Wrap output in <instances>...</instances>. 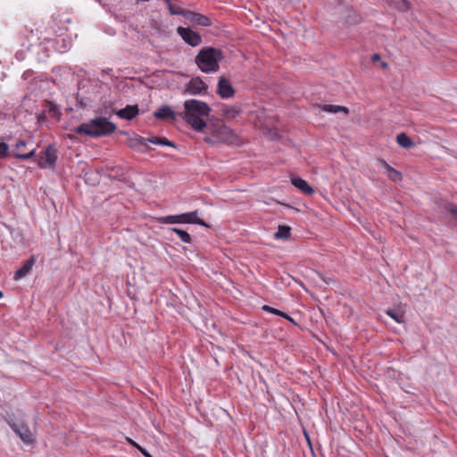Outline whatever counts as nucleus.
Here are the masks:
<instances>
[{
  "label": "nucleus",
  "instance_id": "nucleus-1",
  "mask_svg": "<svg viewBox=\"0 0 457 457\" xmlns=\"http://www.w3.org/2000/svg\"><path fill=\"white\" fill-rule=\"evenodd\" d=\"M185 112L180 114L183 120L195 131L203 132L207 127L203 117L209 116L212 109L205 102L189 99L184 102Z\"/></svg>",
  "mask_w": 457,
  "mask_h": 457
},
{
  "label": "nucleus",
  "instance_id": "nucleus-2",
  "mask_svg": "<svg viewBox=\"0 0 457 457\" xmlns=\"http://www.w3.org/2000/svg\"><path fill=\"white\" fill-rule=\"evenodd\" d=\"M116 125L105 117H97L85 122L74 129L79 135H86L91 137H106L116 130Z\"/></svg>",
  "mask_w": 457,
  "mask_h": 457
},
{
  "label": "nucleus",
  "instance_id": "nucleus-3",
  "mask_svg": "<svg viewBox=\"0 0 457 457\" xmlns=\"http://www.w3.org/2000/svg\"><path fill=\"white\" fill-rule=\"evenodd\" d=\"M221 50L211 46L203 47L195 56V63L204 73L216 72L220 69L219 62L223 60Z\"/></svg>",
  "mask_w": 457,
  "mask_h": 457
},
{
  "label": "nucleus",
  "instance_id": "nucleus-4",
  "mask_svg": "<svg viewBox=\"0 0 457 457\" xmlns=\"http://www.w3.org/2000/svg\"><path fill=\"white\" fill-rule=\"evenodd\" d=\"M157 221L161 224H197L205 228H209V225L203 219L198 217V211L178 215L162 216L157 218Z\"/></svg>",
  "mask_w": 457,
  "mask_h": 457
},
{
  "label": "nucleus",
  "instance_id": "nucleus-5",
  "mask_svg": "<svg viewBox=\"0 0 457 457\" xmlns=\"http://www.w3.org/2000/svg\"><path fill=\"white\" fill-rule=\"evenodd\" d=\"M57 151L54 145H48L45 150L41 151L36 162L41 169H54L57 161Z\"/></svg>",
  "mask_w": 457,
  "mask_h": 457
},
{
  "label": "nucleus",
  "instance_id": "nucleus-6",
  "mask_svg": "<svg viewBox=\"0 0 457 457\" xmlns=\"http://www.w3.org/2000/svg\"><path fill=\"white\" fill-rule=\"evenodd\" d=\"M12 429L21 438V440L26 445H31L34 443L33 435L29 428L23 422H8Z\"/></svg>",
  "mask_w": 457,
  "mask_h": 457
},
{
  "label": "nucleus",
  "instance_id": "nucleus-7",
  "mask_svg": "<svg viewBox=\"0 0 457 457\" xmlns=\"http://www.w3.org/2000/svg\"><path fill=\"white\" fill-rule=\"evenodd\" d=\"M207 90V84L200 77H194L187 83L185 93L190 95H205Z\"/></svg>",
  "mask_w": 457,
  "mask_h": 457
},
{
  "label": "nucleus",
  "instance_id": "nucleus-8",
  "mask_svg": "<svg viewBox=\"0 0 457 457\" xmlns=\"http://www.w3.org/2000/svg\"><path fill=\"white\" fill-rule=\"evenodd\" d=\"M177 31L183 40L191 46H197L202 43L201 35L190 28L179 27Z\"/></svg>",
  "mask_w": 457,
  "mask_h": 457
},
{
  "label": "nucleus",
  "instance_id": "nucleus-9",
  "mask_svg": "<svg viewBox=\"0 0 457 457\" xmlns=\"http://www.w3.org/2000/svg\"><path fill=\"white\" fill-rule=\"evenodd\" d=\"M217 94L223 99L231 98L236 94V90L231 82L224 76L219 78Z\"/></svg>",
  "mask_w": 457,
  "mask_h": 457
},
{
  "label": "nucleus",
  "instance_id": "nucleus-10",
  "mask_svg": "<svg viewBox=\"0 0 457 457\" xmlns=\"http://www.w3.org/2000/svg\"><path fill=\"white\" fill-rule=\"evenodd\" d=\"M27 145V141L20 139L16 142L14 145V151L12 154V156L16 159H20L22 161L29 160L36 155V148L31 149L29 153H23V147Z\"/></svg>",
  "mask_w": 457,
  "mask_h": 457
},
{
  "label": "nucleus",
  "instance_id": "nucleus-11",
  "mask_svg": "<svg viewBox=\"0 0 457 457\" xmlns=\"http://www.w3.org/2000/svg\"><path fill=\"white\" fill-rule=\"evenodd\" d=\"M185 19L195 25L203 27L212 26L211 19L208 16L195 12L190 10H187Z\"/></svg>",
  "mask_w": 457,
  "mask_h": 457
},
{
  "label": "nucleus",
  "instance_id": "nucleus-12",
  "mask_svg": "<svg viewBox=\"0 0 457 457\" xmlns=\"http://www.w3.org/2000/svg\"><path fill=\"white\" fill-rule=\"evenodd\" d=\"M139 113V108L137 104L127 105L125 108L116 112V115L120 119L130 120Z\"/></svg>",
  "mask_w": 457,
  "mask_h": 457
},
{
  "label": "nucleus",
  "instance_id": "nucleus-13",
  "mask_svg": "<svg viewBox=\"0 0 457 457\" xmlns=\"http://www.w3.org/2000/svg\"><path fill=\"white\" fill-rule=\"evenodd\" d=\"M154 116L158 120H175L177 118V114L168 105H162L158 108L154 112Z\"/></svg>",
  "mask_w": 457,
  "mask_h": 457
},
{
  "label": "nucleus",
  "instance_id": "nucleus-14",
  "mask_svg": "<svg viewBox=\"0 0 457 457\" xmlns=\"http://www.w3.org/2000/svg\"><path fill=\"white\" fill-rule=\"evenodd\" d=\"M35 262L36 259L34 256H31L27 261H25L22 266L15 271L13 279L19 280L25 277L26 275H28L30 272Z\"/></svg>",
  "mask_w": 457,
  "mask_h": 457
},
{
  "label": "nucleus",
  "instance_id": "nucleus-15",
  "mask_svg": "<svg viewBox=\"0 0 457 457\" xmlns=\"http://www.w3.org/2000/svg\"><path fill=\"white\" fill-rule=\"evenodd\" d=\"M291 183L306 195H312L314 193V189L308 184V182L299 177H292Z\"/></svg>",
  "mask_w": 457,
  "mask_h": 457
},
{
  "label": "nucleus",
  "instance_id": "nucleus-16",
  "mask_svg": "<svg viewBox=\"0 0 457 457\" xmlns=\"http://www.w3.org/2000/svg\"><path fill=\"white\" fill-rule=\"evenodd\" d=\"M396 142L400 146L405 149H411L415 146L413 140L404 132L396 136Z\"/></svg>",
  "mask_w": 457,
  "mask_h": 457
},
{
  "label": "nucleus",
  "instance_id": "nucleus-17",
  "mask_svg": "<svg viewBox=\"0 0 457 457\" xmlns=\"http://www.w3.org/2000/svg\"><path fill=\"white\" fill-rule=\"evenodd\" d=\"M45 106L47 109V113L51 118H54L57 120L61 119L62 113L59 107L53 103L52 101L46 100L45 101Z\"/></svg>",
  "mask_w": 457,
  "mask_h": 457
},
{
  "label": "nucleus",
  "instance_id": "nucleus-18",
  "mask_svg": "<svg viewBox=\"0 0 457 457\" xmlns=\"http://www.w3.org/2000/svg\"><path fill=\"white\" fill-rule=\"evenodd\" d=\"M390 6L397 9L400 12H408L411 8V4L408 0H385Z\"/></svg>",
  "mask_w": 457,
  "mask_h": 457
},
{
  "label": "nucleus",
  "instance_id": "nucleus-19",
  "mask_svg": "<svg viewBox=\"0 0 457 457\" xmlns=\"http://www.w3.org/2000/svg\"><path fill=\"white\" fill-rule=\"evenodd\" d=\"M127 145L129 148L139 151L140 146L146 145V138L140 136L130 137L128 139Z\"/></svg>",
  "mask_w": 457,
  "mask_h": 457
},
{
  "label": "nucleus",
  "instance_id": "nucleus-20",
  "mask_svg": "<svg viewBox=\"0 0 457 457\" xmlns=\"http://www.w3.org/2000/svg\"><path fill=\"white\" fill-rule=\"evenodd\" d=\"M241 112L242 110L239 106H227L222 109V115L227 119H235Z\"/></svg>",
  "mask_w": 457,
  "mask_h": 457
},
{
  "label": "nucleus",
  "instance_id": "nucleus-21",
  "mask_svg": "<svg viewBox=\"0 0 457 457\" xmlns=\"http://www.w3.org/2000/svg\"><path fill=\"white\" fill-rule=\"evenodd\" d=\"M291 228L287 225H279L278 231L274 234L277 239H288L290 237Z\"/></svg>",
  "mask_w": 457,
  "mask_h": 457
},
{
  "label": "nucleus",
  "instance_id": "nucleus-22",
  "mask_svg": "<svg viewBox=\"0 0 457 457\" xmlns=\"http://www.w3.org/2000/svg\"><path fill=\"white\" fill-rule=\"evenodd\" d=\"M322 111L331 113H337L338 112H344L345 114L349 113V110L347 107L341 105H334V104H324L321 107Z\"/></svg>",
  "mask_w": 457,
  "mask_h": 457
},
{
  "label": "nucleus",
  "instance_id": "nucleus-23",
  "mask_svg": "<svg viewBox=\"0 0 457 457\" xmlns=\"http://www.w3.org/2000/svg\"><path fill=\"white\" fill-rule=\"evenodd\" d=\"M164 2L167 4L168 9H169L170 14H172V15H181L184 18L186 17V14H187V9H183L181 7H177V6L173 5L171 4L170 0H164Z\"/></svg>",
  "mask_w": 457,
  "mask_h": 457
},
{
  "label": "nucleus",
  "instance_id": "nucleus-24",
  "mask_svg": "<svg viewBox=\"0 0 457 457\" xmlns=\"http://www.w3.org/2000/svg\"><path fill=\"white\" fill-rule=\"evenodd\" d=\"M386 313L398 323H402L404 320V314L400 310L388 309L386 311Z\"/></svg>",
  "mask_w": 457,
  "mask_h": 457
},
{
  "label": "nucleus",
  "instance_id": "nucleus-25",
  "mask_svg": "<svg viewBox=\"0 0 457 457\" xmlns=\"http://www.w3.org/2000/svg\"><path fill=\"white\" fill-rule=\"evenodd\" d=\"M170 231L176 233L179 237L183 241L184 243L190 244L192 241L191 236L186 231L179 228H171Z\"/></svg>",
  "mask_w": 457,
  "mask_h": 457
},
{
  "label": "nucleus",
  "instance_id": "nucleus-26",
  "mask_svg": "<svg viewBox=\"0 0 457 457\" xmlns=\"http://www.w3.org/2000/svg\"><path fill=\"white\" fill-rule=\"evenodd\" d=\"M388 179L394 182H399L403 179V175L400 171L396 170L395 168L389 170L386 173Z\"/></svg>",
  "mask_w": 457,
  "mask_h": 457
},
{
  "label": "nucleus",
  "instance_id": "nucleus-27",
  "mask_svg": "<svg viewBox=\"0 0 457 457\" xmlns=\"http://www.w3.org/2000/svg\"><path fill=\"white\" fill-rule=\"evenodd\" d=\"M12 156L10 153L9 145L4 142H0V159H4Z\"/></svg>",
  "mask_w": 457,
  "mask_h": 457
},
{
  "label": "nucleus",
  "instance_id": "nucleus-28",
  "mask_svg": "<svg viewBox=\"0 0 457 457\" xmlns=\"http://www.w3.org/2000/svg\"><path fill=\"white\" fill-rule=\"evenodd\" d=\"M452 204L451 202H448L446 200H440V201L436 202V206H437L438 210L441 211L442 212H448L449 207L447 206V204Z\"/></svg>",
  "mask_w": 457,
  "mask_h": 457
},
{
  "label": "nucleus",
  "instance_id": "nucleus-29",
  "mask_svg": "<svg viewBox=\"0 0 457 457\" xmlns=\"http://www.w3.org/2000/svg\"><path fill=\"white\" fill-rule=\"evenodd\" d=\"M262 309L267 312H270V313H272V314H275V315H278L280 317L283 315V312H281L276 308H273L270 305H263Z\"/></svg>",
  "mask_w": 457,
  "mask_h": 457
},
{
  "label": "nucleus",
  "instance_id": "nucleus-30",
  "mask_svg": "<svg viewBox=\"0 0 457 457\" xmlns=\"http://www.w3.org/2000/svg\"><path fill=\"white\" fill-rule=\"evenodd\" d=\"M447 206L449 207V210L447 212H449L451 214V216L455 220H457V205L455 204L452 203L451 204H447Z\"/></svg>",
  "mask_w": 457,
  "mask_h": 457
},
{
  "label": "nucleus",
  "instance_id": "nucleus-31",
  "mask_svg": "<svg viewBox=\"0 0 457 457\" xmlns=\"http://www.w3.org/2000/svg\"><path fill=\"white\" fill-rule=\"evenodd\" d=\"M116 110L113 108V104L112 103H109L107 104H105L104 106V114H108V115H111L112 113H115L116 114Z\"/></svg>",
  "mask_w": 457,
  "mask_h": 457
},
{
  "label": "nucleus",
  "instance_id": "nucleus-32",
  "mask_svg": "<svg viewBox=\"0 0 457 457\" xmlns=\"http://www.w3.org/2000/svg\"><path fill=\"white\" fill-rule=\"evenodd\" d=\"M160 145L170 146L173 148L177 147V145L174 142L169 140L168 138H166L164 137H162L161 141H160Z\"/></svg>",
  "mask_w": 457,
  "mask_h": 457
},
{
  "label": "nucleus",
  "instance_id": "nucleus-33",
  "mask_svg": "<svg viewBox=\"0 0 457 457\" xmlns=\"http://www.w3.org/2000/svg\"><path fill=\"white\" fill-rule=\"evenodd\" d=\"M378 162L379 166L386 170V173L393 168L384 159H378Z\"/></svg>",
  "mask_w": 457,
  "mask_h": 457
},
{
  "label": "nucleus",
  "instance_id": "nucleus-34",
  "mask_svg": "<svg viewBox=\"0 0 457 457\" xmlns=\"http://www.w3.org/2000/svg\"><path fill=\"white\" fill-rule=\"evenodd\" d=\"M127 442L133 447L137 448L139 452H140V449H144V447L140 446L137 443H136L134 440H132L131 438L129 437H127L126 438Z\"/></svg>",
  "mask_w": 457,
  "mask_h": 457
},
{
  "label": "nucleus",
  "instance_id": "nucleus-35",
  "mask_svg": "<svg viewBox=\"0 0 457 457\" xmlns=\"http://www.w3.org/2000/svg\"><path fill=\"white\" fill-rule=\"evenodd\" d=\"M162 137H152L150 138H146V143L150 142L152 144L160 145Z\"/></svg>",
  "mask_w": 457,
  "mask_h": 457
},
{
  "label": "nucleus",
  "instance_id": "nucleus-36",
  "mask_svg": "<svg viewBox=\"0 0 457 457\" xmlns=\"http://www.w3.org/2000/svg\"><path fill=\"white\" fill-rule=\"evenodd\" d=\"M219 130L220 133L224 132L226 135H232V130L224 124L219 129Z\"/></svg>",
  "mask_w": 457,
  "mask_h": 457
},
{
  "label": "nucleus",
  "instance_id": "nucleus-37",
  "mask_svg": "<svg viewBox=\"0 0 457 457\" xmlns=\"http://www.w3.org/2000/svg\"><path fill=\"white\" fill-rule=\"evenodd\" d=\"M283 318H285L286 320H289L290 322L294 323L296 325L295 321L294 320L293 318H291L288 314H287L286 312H283V315L281 316Z\"/></svg>",
  "mask_w": 457,
  "mask_h": 457
},
{
  "label": "nucleus",
  "instance_id": "nucleus-38",
  "mask_svg": "<svg viewBox=\"0 0 457 457\" xmlns=\"http://www.w3.org/2000/svg\"><path fill=\"white\" fill-rule=\"evenodd\" d=\"M140 453L145 456V457H153L145 448L144 449H140Z\"/></svg>",
  "mask_w": 457,
  "mask_h": 457
},
{
  "label": "nucleus",
  "instance_id": "nucleus-39",
  "mask_svg": "<svg viewBox=\"0 0 457 457\" xmlns=\"http://www.w3.org/2000/svg\"><path fill=\"white\" fill-rule=\"evenodd\" d=\"M46 112H42L39 115H38V121H41V120H44L46 119Z\"/></svg>",
  "mask_w": 457,
  "mask_h": 457
},
{
  "label": "nucleus",
  "instance_id": "nucleus-40",
  "mask_svg": "<svg viewBox=\"0 0 457 457\" xmlns=\"http://www.w3.org/2000/svg\"><path fill=\"white\" fill-rule=\"evenodd\" d=\"M371 59L373 62L378 61L380 59V55L378 54H374Z\"/></svg>",
  "mask_w": 457,
  "mask_h": 457
},
{
  "label": "nucleus",
  "instance_id": "nucleus-41",
  "mask_svg": "<svg viewBox=\"0 0 457 457\" xmlns=\"http://www.w3.org/2000/svg\"><path fill=\"white\" fill-rule=\"evenodd\" d=\"M382 68H386L387 67V63L383 62L382 64H381Z\"/></svg>",
  "mask_w": 457,
  "mask_h": 457
},
{
  "label": "nucleus",
  "instance_id": "nucleus-42",
  "mask_svg": "<svg viewBox=\"0 0 457 457\" xmlns=\"http://www.w3.org/2000/svg\"><path fill=\"white\" fill-rule=\"evenodd\" d=\"M4 295L3 292L0 290V298H2Z\"/></svg>",
  "mask_w": 457,
  "mask_h": 457
}]
</instances>
